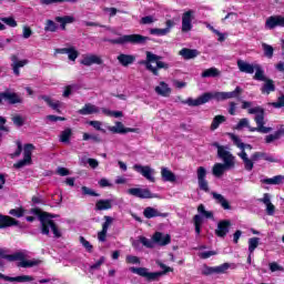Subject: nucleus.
I'll list each match as a JSON object with an SVG mask.
<instances>
[{"instance_id":"f257e3e1","label":"nucleus","mask_w":284,"mask_h":284,"mask_svg":"<svg viewBox=\"0 0 284 284\" xmlns=\"http://www.w3.org/2000/svg\"><path fill=\"white\" fill-rule=\"evenodd\" d=\"M242 94L243 88L236 87L234 91L230 92H205L196 99L189 98L186 103L191 108H199V105L210 103L212 99H215V101H227V99H240Z\"/></svg>"},{"instance_id":"f03ea898","label":"nucleus","mask_w":284,"mask_h":284,"mask_svg":"<svg viewBox=\"0 0 284 284\" xmlns=\"http://www.w3.org/2000/svg\"><path fill=\"white\" fill-rule=\"evenodd\" d=\"M248 114H256L254 121L257 126H250V122L244 118L240 120L235 129L241 130L243 128H248V132H260L261 134H270V132H272V128L265 126V109H263V106L248 109Z\"/></svg>"},{"instance_id":"7ed1b4c3","label":"nucleus","mask_w":284,"mask_h":284,"mask_svg":"<svg viewBox=\"0 0 284 284\" xmlns=\"http://www.w3.org/2000/svg\"><path fill=\"white\" fill-rule=\"evenodd\" d=\"M141 65H145L149 72H152L154 77H159V70H168L170 64L161 61V55H156L151 51H146V60L140 62Z\"/></svg>"},{"instance_id":"20e7f679","label":"nucleus","mask_w":284,"mask_h":284,"mask_svg":"<svg viewBox=\"0 0 284 284\" xmlns=\"http://www.w3.org/2000/svg\"><path fill=\"white\" fill-rule=\"evenodd\" d=\"M110 43L114 45H125V43H131L132 45H145L150 41L149 37L141 36L139 33L125 34L120 38L109 40Z\"/></svg>"},{"instance_id":"39448f33","label":"nucleus","mask_w":284,"mask_h":284,"mask_svg":"<svg viewBox=\"0 0 284 284\" xmlns=\"http://www.w3.org/2000/svg\"><path fill=\"white\" fill-rule=\"evenodd\" d=\"M4 261H9L10 263L18 261V267H37V265L41 264L40 260L26 258V254L23 252H17L10 255H4Z\"/></svg>"},{"instance_id":"423d86ee","label":"nucleus","mask_w":284,"mask_h":284,"mask_svg":"<svg viewBox=\"0 0 284 284\" xmlns=\"http://www.w3.org/2000/svg\"><path fill=\"white\" fill-rule=\"evenodd\" d=\"M40 222H41L42 234H50V230H51L55 239H59L61 236V232H59L57 224H54V222L52 221V215L48 213H42L40 215Z\"/></svg>"},{"instance_id":"0eeeda50","label":"nucleus","mask_w":284,"mask_h":284,"mask_svg":"<svg viewBox=\"0 0 284 284\" xmlns=\"http://www.w3.org/2000/svg\"><path fill=\"white\" fill-rule=\"evenodd\" d=\"M220 159H222V161L224 163H215L212 168V174L216 179H221V176H223V174H225L226 170L234 168V165H235L234 161L236 158L234 155H231V158L225 156V158H220Z\"/></svg>"},{"instance_id":"6e6552de","label":"nucleus","mask_w":284,"mask_h":284,"mask_svg":"<svg viewBox=\"0 0 284 284\" xmlns=\"http://www.w3.org/2000/svg\"><path fill=\"white\" fill-rule=\"evenodd\" d=\"M32 152H34V145L26 144L23 148V159L13 164V168H16L17 170H21V168H26V165H31Z\"/></svg>"},{"instance_id":"1a4fd4ad","label":"nucleus","mask_w":284,"mask_h":284,"mask_svg":"<svg viewBox=\"0 0 284 284\" xmlns=\"http://www.w3.org/2000/svg\"><path fill=\"white\" fill-rule=\"evenodd\" d=\"M129 270L132 274H138V276H142V278H146V281H159V278L163 276L161 272H153V273L148 272L146 267L131 266Z\"/></svg>"},{"instance_id":"9d476101","label":"nucleus","mask_w":284,"mask_h":284,"mask_svg":"<svg viewBox=\"0 0 284 284\" xmlns=\"http://www.w3.org/2000/svg\"><path fill=\"white\" fill-rule=\"evenodd\" d=\"M227 270H230V263H224L220 266H209L204 264L201 274L202 276H212V274H225Z\"/></svg>"},{"instance_id":"9b49d317","label":"nucleus","mask_w":284,"mask_h":284,"mask_svg":"<svg viewBox=\"0 0 284 284\" xmlns=\"http://www.w3.org/2000/svg\"><path fill=\"white\" fill-rule=\"evenodd\" d=\"M133 170L139 174H142L146 181H150V183H156V178H154V169H151L150 165L143 166L141 164H134Z\"/></svg>"},{"instance_id":"f8f14e48","label":"nucleus","mask_w":284,"mask_h":284,"mask_svg":"<svg viewBox=\"0 0 284 284\" xmlns=\"http://www.w3.org/2000/svg\"><path fill=\"white\" fill-rule=\"evenodd\" d=\"M128 194L136 196V199H158L159 195L153 194L150 189L132 187L128 190Z\"/></svg>"},{"instance_id":"ddd939ff","label":"nucleus","mask_w":284,"mask_h":284,"mask_svg":"<svg viewBox=\"0 0 284 284\" xmlns=\"http://www.w3.org/2000/svg\"><path fill=\"white\" fill-rule=\"evenodd\" d=\"M4 103H10L11 105H14V103H21V97L14 92L4 91L0 93V105H3Z\"/></svg>"},{"instance_id":"4468645a","label":"nucleus","mask_w":284,"mask_h":284,"mask_svg":"<svg viewBox=\"0 0 284 284\" xmlns=\"http://www.w3.org/2000/svg\"><path fill=\"white\" fill-rule=\"evenodd\" d=\"M207 176V170H205L204 166L197 168V183L200 190L203 192H210V184L207 183V180H205Z\"/></svg>"},{"instance_id":"2eb2a0df","label":"nucleus","mask_w":284,"mask_h":284,"mask_svg":"<svg viewBox=\"0 0 284 284\" xmlns=\"http://www.w3.org/2000/svg\"><path fill=\"white\" fill-rule=\"evenodd\" d=\"M192 21H194V10L185 11L182 14V32H191L193 28Z\"/></svg>"},{"instance_id":"dca6fc26","label":"nucleus","mask_w":284,"mask_h":284,"mask_svg":"<svg viewBox=\"0 0 284 284\" xmlns=\"http://www.w3.org/2000/svg\"><path fill=\"white\" fill-rule=\"evenodd\" d=\"M230 227H232V222L230 220H222L217 223V229L215 230V234L220 239H225L230 233Z\"/></svg>"},{"instance_id":"f3484780","label":"nucleus","mask_w":284,"mask_h":284,"mask_svg":"<svg viewBox=\"0 0 284 284\" xmlns=\"http://www.w3.org/2000/svg\"><path fill=\"white\" fill-rule=\"evenodd\" d=\"M10 60H11V68L13 70V74H16V77H19L20 68H26V65H28V63H30V61H28V59L19 60V57H17V54H12L10 57Z\"/></svg>"},{"instance_id":"a211bd4d","label":"nucleus","mask_w":284,"mask_h":284,"mask_svg":"<svg viewBox=\"0 0 284 284\" xmlns=\"http://www.w3.org/2000/svg\"><path fill=\"white\" fill-rule=\"evenodd\" d=\"M109 130L110 132H112V134H128L129 132H139V129L125 128V125H123V122H115V125L109 126Z\"/></svg>"},{"instance_id":"6ab92c4d","label":"nucleus","mask_w":284,"mask_h":284,"mask_svg":"<svg viewBox=\"0 0 284 284\" xmlns=\"http://www.w3.org/2000/svg\"><path fill=\"white\" fill-rule=\"evenodd\" d=\"M55 53L57 54H68L69 61H77V59L79 58V51H77V48H74V47L57 49Z\"/></svg>"},{"instance_id":"aec40b11","label":"nucleus","mask_w":284,"mask_h":284,"mask_svg":"<svg viewBox=\"0 0 284 284\" xmlns=\"http://www.w3.org/2000/svg\"><path fill=\"white\" fill-rule=\"evenodd\" d=\"M267 161L268 163H278V159L274 158V155L265 152H254L252 154V160L253 161Z\"/></svg>"},{"instance_id":"412c9836","label":"nucleus","mask_w":284,"mask_h":284,"mask_svg":"<svg viewBox=\"0 0 284 284\" xmlns=\"http://www.w3.org/2000/svg\"><path fill=\"white\" fill-rule=\"evenodd\" d=\"M143 215L145 219H156V216H161L162 219H168L169 213H161L159 210L148 206L143 211Z\"/></svg>"},{"instance_id":"4be33fe9","label":"nucleus","mask_w":284,"mask_h":284,"mask_svg":"<svg viewBox=\"0 0 284 284\" xmlns=\"http://www.w3.org/2000/svg\"><path fill=\"white\" fill-rule=\"evenodd\" d=\"M153 243H158V245H170V243H172V236H170V234L164 235L161 232H155Z\"/></svg>"},{"instance_id":"5701e85b","label":"nucleus","mask_w":284,"mask_h":284,"mask_svg":"<svg viewBox=\"0 0 284 284\" xmlns=\"http://www.w3.org/2000/svg\"><path fill=\"white\" fill-rule=\"evenodd\" d=\"M237 156H240V159H242L243 164H244V170H246V172H252V170H254V160L247 158V152L245 151H241L240 153H237Z\"/></svg>"},{"instance_id":"b1692460","label":"nucleus","mask_w":284,"mask_h":284,"mask_svg":"<svg viewBox=\"0 0 284 284\" xmlns=\"http://www.w3.org/2000/svg\"><path fill=\"white\" fill-rule=\"evenodd\" d=\"M212 196L217 205H221L223 210H232L230 201L225 199L221 193L212 192Z\"/></svg>"},{"instance_id":"393cba45","label":"nucleus","mask_w":284,"mask_h":284,"mask_svg":"<svg viewBox=\"0 0 284 284\" xmlns=\"http://www.w3.org/2000/svg\"><path fill=\"white\" fill-rule=\"evenodd\" d=\"M213 148H216L217 150V156L219 159H225V156H229L230 159L234 156L229 150L230 146L221 145L219 142L212 143Z\"/></svg>"},{"instance_id":"a878e982","label":"nucleus","mask_w":284,"mask_h":284,"mask_svg":"<svg viewBox=\"0 0 284 284\" xmlns=\"http://www.w3.org/2000/svg\"><path fill=\"white\" fill-rule=\"evenodd\" d=\"M118 61L120 65H123V68H128V65H132V63L136 61V57L132 54L120 53L118 55Z\"/></svg>"},{"instance_id":"bb28decb","label":"nucleus","mask_w":284,"mask_h":284,"mask_svg":"<svg viewBox=\"0 0 284 284\" xmlns=\"http://www.w3.org/2000/svg\"><path fill=\"white\" fill-rule=\"evenodd\" d=\"M82 65H101L102 61L99 55L95 54H85L81 60Z\"/></svg>"},{"instance_id":"cd10ccee","label":"nucleus","mask_w":284,"mask_h":284,"mask_svg":"<svg viewBox=\"0 0 284 284\" xmlns=\"http://www.w3.org/2000/svg\"><path fill=\"white\" fill-rule=\"evenodd\" d=\"M272 92H276V84H274V80L266 78L263 85L261 87V93L272 94Z\"/></svg>"},{"instance_id":"c85d7f7f","label":"nucleus","mask_w":284,"mask_h":284,"mask_svg":"<svg viewBox=\"0 0 284 284\" xmlns=\"http://www.w3.org/2000/svg\"><path fill=\"white\" fill-rule=\"evenodd\" d=\"M180 57H183L185 61H190L191 59H196L201 52L196 49H187L183 48L182 50L179 51Z\"/></svg>"},{"instance_id":"c756f323","label":"nucleus","mask_w":284,"mask_h":284,"mask_svg":"<svg viewBox=\"0 0 284 284\" xmlns=\"http://www.w3.org/2000/svg\"><path fill=\"white\" fill-rule=\"evenodd\" d=\"M161 176L164 183H174L176 181V175L174 174V172L170 171V169L168 168L161 169Z\"/></svg>"},{"instance_id":"7c9ffc66","label":"nucleus","mask_w":284,"mask_h":284,"mask_svg":"<svg viewBox=\"0 0 284 284\" xmlns=\"http://www.w3.org/2000/svg\"><path fill=\"white\" fill-rule=\"evenodd\" d=\"M237 68L240 72H244L245 74H254V65L244 60H237Z\"/></svg>"},{"instance_id":"2f4dec72","label":"nucleus","mask_w":284,"mask_h":284,"mask_svg":"<svg viewBox=\"0 0 284 284\" xmlns=\"http://www.w3.org/2000/svg\"><path fill=\"white\" fill-rule=\"evenodd\" d=\"M155 92L160 97H170L172 94V89L165 82H160V85L155 87Z\"/></svg>"},{"instance_id":"473e14b6","label":"nucleus","mask_w":284,"mask_h":284,"mask_svg":"<svg viewBox=\"0 0 284 284\" xmlns=\"http://www.w3.org/2000/svg\"><path fill=\"white\" fill-rule=\"evenodd\" d=\"M266 30H274L275 28H281V22L278 16H271L265 22Z\"/></svg>"},{"instance_id":"72a5a7b5","label":"nucleus","mask_w":284,"mask_h":284,"mask_svg":"<svg viewBox=\"0 0 284 284\" xmlns=\"http://www.w3.org/2000/svg\"><path fill=\"white\" fill-rule=\"evenodd\" d=\"M283 175H275L273 178H266L261 180V183H263L264 185H283Z\"/></svg>"},{"instance_id":"f704fd0d","label":"nucleus","mask_w":284,"mask_h":284,"mask_svg":"<svg viewBox=\"0 0 284 284\" xmlns=\"http://www.w3.org/2000/svg\"><path fill=\"white\" fill-rule=\"evenodd\" d=\"M202 79H216V77H221V71L217 68H209L204 70L201 74Z\"/></svg>"},{"instance_id":"c9c22d12","label":"nucleus","mask_w":284,"mask_h":284,"mask_svg":"<svg viewBox=\"0 0 284 284\" xmlns=\"http://www.w3.org/2000/svg\"><path fill=\"white\" fill-rule=\"evenodd\" d=\"M40 99L45 101V103L49 105V108H52V110H55V112H59V108H61V105H63V103H61L59 100H52V98H50L48 95H42V97H40Z\"/></svg>"},{"instance_id":"e433bc0d","label":"nucleus","mask_w":284,"mask_h":284,"mask_svg":"<svg viewBox=\"0 0 284 284\" xmlns=\"http://www.w3.org/2000/svg\"><path fill=\"white\" fill-rule=\"evenodd\" d=\"M99 113V108L94 104H85L82 109L78 111V114L88 115V114H97Z\"/></svg>"},{"instance_id":"4c0bfd02","label":"nucleus","mask_w":284,"mask_h":284,"mask_svg":"<svg viewBox=\"0 0 284 284\" xmlns=\"http://www.w3.org/2000/svg\"><path fill=\"white\" fill-rule=\"evenodd\" d=\"M10 225H17V220L10 216L0 215V230L3 227H10Z\"/></svg>"},{"instance_id":"58836bf2","label":"nucleus","mask_w":284,"mask_h":284,"mask_svg":"<svg viewBox=\"0 0 284 284\" xmlns=\"http://www.w3.org/2000/svg\"><path fill=\"white\" fill-rule=\"evenodd\" d=\"M105 222L102 224V231L98 233V241L100 243H105V239H108V216H104Z\"/></svg>"},{"instance_id":"ea45409f","label":"nucleus","mask_w":284,"mask_h":284,"mask_svg":"<svg viewBox=\"0 0 284 284\" xmlns=\"http://www.w3.org/2000/svg\"><path fill=\"white\" fill-rule=\"evenodd\" d=\"M55 21L58 23H61L62 30H65L67 23H74V17H72V16L57 17Z\"/></svg>"},{"instance_id":"a19ab883","label":"nucleus","mask_w":284,"mask_h":284,"mask_svg":"<svg viewBox=\"0 0 284 284\" xmlns=\"http://www.w3.org/2000/svg\"><path fill=\"white\" fill-rule=\"evenodd\" d=\"M34 281V276L31 275H18L12 277L11 283H32Z\"/></svg>"},{"instance_id":"79ce46f5","label":"nucleus","mask_w":284,"mask_h":284,"mask_svg":"<svg viewBox=\"0 0 284 284\" xmlns=\"http://www.w3.org/2000/svg\"><path fill=\"white\" fill-rule=\"evenodd\" d=\"M226 118L224 115H215L213 118V121L211 123V130H219V126L221 125V123H225Z\"/></svg>"},{"instance_id":"37998d69","label":"nucleus","mask_w":284,"mask_h":284,"mask_svg":"<svg viewBox=\"0 0 284 284\" xmlns=\"http://www.w3.org/2000/svg\"><path fill=\"white\" fill-rule=\"evenodd\" d=\"M284 131L283 130H277L273 134H268L265 136V143H273V141H278L281 136H283Z\"/></svg>"},{"instance_id":"c03bdc74","label":"nucleus","mask_w":284,"mask_h":284,"mask_svg":"<svg viewBox=\"0 0 284 284\" xmlns=\"http://www.w3.org/2000/svg\"><path fill=\"white\" fill-rule=\"evenodd\" d=\"M193 223L195 227V234H197L199 236L201 234V227L203 225V217L200 214L194 215Z\"/></svg>"},{"instance_id":"a18cd8bd","label":"nucleus","mask_w":284,"mask_h":284,"mask_svg":"<svg viewBox=\"0 0 284 284\" xmlns=\"http://www.w3.org/2000/svg\"><path fill=\"white\" fill-rule=\"evenodd\" d=\"M258 243H261L260 237L248 239V254H254V251L258 247Z\"/></svg>"},{"instance_id":"49530a36","label":"nucleus","mask_w":284,"mask_h":284,"mask_svg":"<svg viewBox=\"0 0 284 284\" xmlns=\"http://www.w3.org/2000/svg\"><path fill=\"white\" fill-rule=\"evenodd\" d=\"M262 48H263L264 57H266L267 59H272V57H274V47L263 42Z\"/></svg>"},{"instance_id":"de8ad7c7","label":"nucleus","mask_w":284,"mask_h":284,"mask_svg":"<svg viewBox=\"0 0 284 284\" xmlns=\"http://www.w3.org/2000/svg\"><path fill=\"white\" fill-rule=\"evenodd\" d=\"M231 140L233 141L234 145L239 148L242 152H245V143L235 134H231Z\"/></svg>"},{"instance_id":"09e8293b","label":"nucleus","mask_w":284,"mask_h":284,"mask_svg":"<svg viewBox=\"0 0 284 284\" xmlns=\"http://www.w3.org/2000/svg\"><path fill=\"white\" fill-rule=\"evenodd\" d=\"M255 81H267V77H265V71L261 69L258 65L256 67V72L253 77Z\"/></svg>"},{"instance_id":"8fccbe9b","label":"nucleus","mask_w":284,"mask_h":284,"mask_svg":"<svg viewBox=\"0 0 284 284\" xmlns=\"http://www.w3.org/2000/svg\"><path fill=\"white\" fill-rule=\"evenodd\" d=\"M71 136H72V130H71V129H65V130L62 131V133L60 134V141H61V143H69Z\"/></svg>"},{"instance_id":"3c124183","label":"nucleus","mask_w":284,"mask_h":284,"mask_svg":"<svg viewBox=\"0 0 284 284\" xmlns=\"http://www.w3.org/2000/svg\"><path fill=\"white\" fill-rule=\"evenodd\" d=\"M0 21L6 23V26H9V28H17L18 26L17 20H14L12 17L0 18Z\"/></svg>"},{"instance_id":"603ef678","label":"nucleus","mask_w":284,"mask_h":284,"mask_svg":"<svg viewBox=\"0 0 284 284\" xmlns=\"http://www.w3.org/2000/svg\"><path fill=\"white\" fill-rule=\"evenodd\" d=\"M63 1L67 3H77V0H40L42 6H51V3H63Z\"/></svg>"},{"instance_id":"864d4df0","label":"nucleus","mask_w":284,"mask_h":284,"mask_svg":"<svg viewBox=\"0 0 284 284\" xmlns=\"http://www.w3.org/2000/svg\"><path fill=\"white\" fill-rule=\"evenodd\" d=\"M125 262L129 265H139V264H141V260L139 258V256H135V255H126Z\"/></svg>"},{"instance_id":"5fc2aeb1","label":"nucleus","mask_w":284,"mask_h":284,"mask_svg":"<svg viewBox=\"0 0 284 284\" xmlns=\"http://www.w3.org/2000/svg\"><path fill=\"white\" fill-rule=\"evenodd\" d=\"M57 23H54V21L52 20H47L44 30L45 32H57Z\"/></svg>"},{"instance_id":"6e6d98bb","label":"nucleus","mask_w":284,"mask_h":284,"mask_svg":"<svg viewBox=\"0 0 284 284\" xmlns=\"http://www.w3.org/2000/svg\"><path fill=\"white\" fill-rule=\"evenodd\" d=\"M150 34H155L156 37H165V34H169V29H151Z\"/></svg>"},{"instance_id":"4d7b16f0","label":"nucleus","mask_w":284,"mask_h":284,"mask_svg":"<svg viewBox=\"0 0 284 284\" xmlns=\"http://www.w3.org/2000/svg\"><path fill=\"white\" fill-rule=\"evenodd\" d=\"M140 243H142V245H144V247H149L150 250H152V247H154V241L149 240L145 236H140Z\"/></svg>"},{"instance_id":"13d9d810","label":"nucleus","mask_w":284,"mask_h":284,"mask_svg":"<svg viewBox=\"0 0 284 284\" xmlns=\"http://www.w3.org/2000/svg\"><path fill=\"white\" fill-rule=\"evenodd\" d=\"M271 105L275 109L284 108V94L282 93L281 97L277 98V101L272 102Z\"/></svg>"},{"instance_id":"bf43d9fd","label":"nucleus","mask_w":284,"mask_h":284,"mask_svg":"<svg viewBox=\"0 0 284 284\" xmlns=\"http://www.w3.org/2000/svg\"><path fill=\"white\" fill-rule=\"evenodd\" d=\"M159 267H161V270H163V271H160V274L162 275V276H165V274H168V273H170V272H174V268H172V267H170V266H168V265H165L164 263H159Z\"/></svg>"},{"instance_id":"052dcab7","label":"nucleus","mask_w":284,"mask_h":284,"mask_svg":"<svg viewBox=\"0 0 284 284\" xmlns=\"http://www.w3.org/2000/svg\"><path fill=\"white\" fill-rule=\"evenodd\" d=\"M216 254H219V252L216 251H205V252L199 253V256L203 260H207L211 256H216Z\"/></svg>"},{"instance_id":"680f3d73","label":"nucleus","mask_w":284,"mask_h":284,"mask_svg":"<svg viewBox=\"0 0 284 284\" xmlns=\"http://www.w3.org/2000/svg\"><path fill=\"white\" fill-rule=\"evenodd\" d=\"M12 121H13L14 125H17L18 128H21V125H23V123H26V119L21 115H14L12 118Z\"/></svg>"},{"instance_id":"e2e57ef3","label":"nucleus","mask_w":284,"mask_h":284,"mask_svg":"<svg viewBox=\"0 0 284 284\" xmlns=\"http://www.w3.org/2000/svg\"><path fill=\"white\" fill-rule=\"evenodd\" d=\"M80 243H81V245H83V247L87 250V252H92L93 246L83 236L80 237Z\"/></svg>"},{"instance_id":"0e129e2a","label":"nucleus","mask_w":284,"mask_h":284,"mask_svg":"<svg viewBox=\"0 0 284 284\" xmlns=\"http://www.w3.org/2000/svg\"><path fill=\"white\" fill-rule=\"evenodd\" d=\"M22 37L23 39H30V37H32V29H30L28 26H24L22 28Z\"/></svg>"},{"instance_id":"69168bd1","label":"nucleus","mask_w":284,"mask_h":284,"mask_svg":"<svg viewBox=\"0 0 284 284\" xmlns=\"http://www.w3.org/2000/svg\"><path fill=\"white\" fill-rule=\"evenodd\" d=\"M270 270L271 272H284V267L276 262L270 263Z\"/></svg>"},{"instance_id":"338daca9","label":"nucleus","mask_w":284,"mask_h":284,"mask_svg":"<svg viewBox=\"0 0 284 284\" xmlns=\"http://www.w3.org/2000/svg\"><path fill=\"white\" fill-rule=\"evenodd\" d=\"M82 193L88 196H99L97 192H94L92 189L88 186H82Z\"/></svg>"},{"instance_id":"774afa93","label":"nucleus","mask_w":284,"mask_h":284,"mask_svg":"<svg viewBox=\"0 0 284 284\" xmlns=\"http://www.w3.org/2000/svg\"><path fill=\"white\" fill-rule=\"evenodd\" d=\"M11 216H17L18 219H21L23 216L24 211L23 209H12L10 212Z\"/></svg>"}]
</instances>
